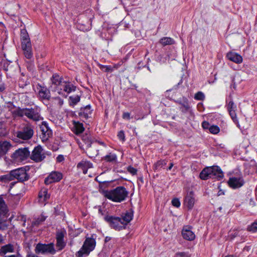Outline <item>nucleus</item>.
<instances>
[{
  "label": "nucleus",
  "instance_id": "f257e3e1",
  "mask_svg": "<svg viewBox=\"0 0 257 257\" xmlns=\"http://www.w3.org/2000/svg\"><path fill=\"white\" fill-rule=\"evenodd\" d=\"M63 78L59 75L55 74L51 78V84L50 88L52 91L57 92L59 94L64 95V92L67 94L74 91L76 87L70 83L63 81Z\"/></svg>",
  "mask_w": 257,
  "mask_h": 257
},
{
  "label": "nucleus",
  "instance_id": "f03ea898",
  "mask_svg": "<svg viewBox=\"0 0 257 257\" xmlns=\"http://www.w3.org/2000/svg\"><path fill=\"white\" fill-rule=\"evenodd\" d=\"M102 194L105 197L113 202H121L125 199L128 192L124 187L119 186L110 190H103Z\"/></svg>",
  "mask_w": 257,
  "mask_h": 257
},
{
  "label": "nucleus",
  "instance_id": "7ed1b4c3",
  "mask_svg": "<svg viewBox=\"0 0 257 257\" xmlns=\"http://www.w3.org/2000/svg\"><path fill=\"white\" fill-rule=\"evenodd\" d=\"M15 114L19 116H27L28 118L37 121L42 119L39 112L37 109L35 108H18L15 110Z\"/></svg>",
  "mask_w": 257,
  "mask_h": 257
},
{
  "label": "nucleus",
  "instance_id": "20e7f679",
  "mask_svg": "<svg viewBox=\"0 0 257 257\" xmlns=\"http://www.w3.org/2000/svg\"><path fill=\"white\" fill-rule=\"evenodd\" d=\"M96 245L94 238L87 237L86 238L81 249L76 253V257H83L87 255L92 251Z\"/></svg>",
  "mask_w": 257,
  "mask_h": 257
},
{
  "label": "nucleus",
  "instance_id": "39448f33",
  "mask_svg": "<svg viewBox=\"0 0 257 257\" xmlns=\"http://www.w3.org/2000/svg\"><path fill=\"white\" fill-rule=\"evenodd\" d=\"M104 220L109 224V226L115 229L120 230L124 228L122 219L120 217H115L111 215H106L104 217Z\"/></svg>",
  "mask_w": 257,
  "mask_h": 257
},
{
  "label": "nucleus",
  "instance_id": "423d86ee",
  "mask_svg": "<svg viewBox=\"0 0 257 257\" xmlns=\"http://www.w3.org/2000/svg\"><path fill=\"white\" fill-rule=\"evenodd\" d=\"M33 135V127L30 124H26L21 131L17 133V137L24 140L30 139Z\"/></svg>",
  "mask_w": 257,
  "mask_h": 257
},
{
  "label": "nucleus",
  "instance_id": "0eeeda50",
  "mask_svg": "<svg viewBox=\"0 0 257 257\" xmlns=\"http://www.w3.org/2000/svg\"><path fill=\"white\" fill-rule=\"evenodd\" d=\"M35 251L38 254H45L46 253L54 254L56 251L54 249V244L53 243L46 244L39 243L37 244L35 249Z\"/></svg>",
  "mask_w": 257,
  "mask_h": 257
},
{
  "label": "nucleus",
  "instance_id": "6e6552de",
  "mask_svg": "<svg viewBox=\"0 0 257 257\" xmlns=\"http://www.w3.org/2000/svg\"><path fill=\"white\" fill-rule=\"evenodd\" d=\"M30 152L27 148H21L16 150L12 155V158L17 162H22L27 159Z\"/></svg>",
  "mask_w": 257,
  "mask_h": 257
},
{
  "label": "nucleus",
  "instance_id": "1a4fd4ad",
  "mask_svg": "<svg viewBox=\"0 0 257 257\" xmlns=\"http://www.w3.org/2000/svg\"><path fill=\"white\" fill-rule=\"evenodd\" d=\"M227 183L232 189H235L242 187L244 184V181L241 175L233 176L229 178Z\"/></svg>",
  "mask_w": 257,
  "mask_h": 257
},
{
  "label": "nucleus",
  "instance_id": "9d476101",
  "mask_svg": "<svg viewBox=\"0 0 257 257\" xmlns=\"http://www.w3.org/2000/svg\"><path fill=\"white\" fill-rule=\"evenodd\" d=\"M12 175L14 179H17L20 182H24L28 180L29 176L26 172V170L24 168H20L12 171Z\"/></svg>",
  "mask_w": 257,
  "mask_h": 257
},
{
  "label": "nucleus",
  "instance_id": "9b49d317",
  "mask_svg": "<svg viewBox=\"0 0 257 257\" xmlns=\"http://www.w3.org/2000/svg\"><path fill=\"white\" fill-rule=\"evenodd\" d=\"M43 151V150L40 146H37L32 152L31 159L36 162L42 161L45 158Z\"/></svg>",
  "mask_w": 257,
  "mask_h": 257
},
{
  "label": "nucleus",
  "instance_id": "f8f14e48",
  "mask_svg": "<svg viewBox=\"0 0 257 257\" xmlns=\"http://www.w3.org/2000/svg\"><path fill=\"white\" fill-rule=\"evenodd\" d=\"M62 178V174L56 171L51 173L49 175L45 178V183L46 185L50 184L54 182H59Z\"/></svg>",
  "mask_w": 257,
  "mask_h": 257
},
{
  "label": "nucleus",
  "instance_id": "ddd939ff",
  "mask_svg": "<svg viewBox=\"0 0 257 257\" xmlns=\"http://www.w3.org/2000/svg\"><path fill=\"white\" fill-rule=\"evenodd\" d=\"M227 110L232 120L235 122L238 127L239 126V122L236 116V106L232 101H230L227 106Z\"/></svg>",
  "mask_w": 257,
  "mask_h": 257
},
{
  "label": "nucleus",
  "instance_id": "4468645a",
  "mask_svg": "<svg viewBox=\"0 0 257 257\" xmlns=\"http://www.w3.org/2000/svg\"><path fill=\"white\" fill-rule=\"evenodd\" d=\"M195 202L194 193L193 191L188 192L184 199V205L189 209L193 208Z\"/></svg>",
  "mask_w": 257,
  "mask_h": 257
},
{
  "label": "nucleus",
  "instance_id": "2eb2a0df",
  "mask_svg": "<svg viewBox=\"0 0 257 257\" xmlns=\"http://www.w3.org/2000/svg\"><path fill=\"white\" fill-rule=\"evenodd\" d=\"M183 237L187 240H193L195 238L194 233L192 231V228L189 226H184L182 231Z\"/></svg>",
  "mask_w": 257,
  "mask_h": 257
},
{
  "label": "nucleus",
  "instance_id": "dca6fc26",
  "mask_svg": "<svg viewBox=\"0 0 257 257\" xmlns=\"http://www.w3.org/2000/svg\"><path fill=\"white\" fill-rule=\"evenodd\" d=\"M41 131L43 135V138L47 140L52 135V132L48 126V123L45 121H43L40 125Z\"/></svg>",
  "mask_w": 257,
  "mask_h": 257
},
{
  "label": "nucleus",
  "instance_id": "f3484780",
  "mask_svg": "<svg viewBox=\"0 0 257 257\" xmlns=\"http://www.w3.org/2000/svg\"><path fill=\"white\" fill-rule=\"evenodd\" d=\"M40 89L38 91V96L41 100H49L51 97L50 90L46 87L40 86Z\"/></svg>",
  "mask_w": 257,
  "mask_h": 257
},
{
  "label": "nucleus",
  "instance_id": "a211bd4d",
  "mask_svg": "<svg viewBox=\"0 0 257 257\" xmlns=\"http://www.w3.org/2000/svg\"><path fill=\"white\" fill-rule=\"evenodd\" d=\"M210 167L212 171V172H210L211 174V178H216L218 180H220L223 178L224 176L223 173L219 167L212 166Z\"/></svg>",
  "mask_w": 257,
  "mask_h": 257
},
{
  "label": "nucleus",
  "instance_id": "6ab92c4d",
  "mask_svg": "<svg viewBox=\"0 0 257 257\" xmlns=\"http://www.w3.org/2000/svg\"><path fill=\"white\" fill-rule=\"evenodd\" d=\"M226 57L228 59L236 63H240L242 62V57L236 53L228 52L226 55Z\"/></svg>",
  "mask_w": 257,
  "mask_h": 257
},
{
  "label": "nucleus",
  "instance_id": "aec40b11",
  "mask_svg": "<svg viewBox=\"0 0 257 257\" xmlns=\"http://www.w3.org/2000/svg\"><path fill=\"white\" fill-rule=\"evenodd\" d=\"M14 251V246L13 244L9 243L2 246L0 248V255L5 256L8 253H12Z\"/></svg>",
  "mask_w": 257,
  "mask_h": 257
},
{
  "label": "nucleus",
  "instance_id": "412c9836",
  "mask_svg": "<svg viewBox=\"0 0 257 257\" xmlns=\"http://www.w3.org/2000/svg\"><path fill=\"white\" fill-rule=\"evenodd\" d=\"M92 167V164L90 162L86 161H82L77 165V168L81 169L84 174L87 173L88 168Z\"/></svg>",
  "mask_w": 257,
  "mask_h": 257
},
{
  "label": "nucleus",
  "instance_id": "4be33fe9",
  "mask_svg": "<svg viewBox=\"0 0 257 257\" xmlns=\"http://www.w3.org/2000/svg\"><path fill=\"white\" fill-rule=\"evenodd\" d=\"M176 102L181 105L182 107H180V109L183 112L187 111L190 108L188 100L186 97H183L182 98L177 100Z\"/></svg>",
  "mask_w": 257,
  "mask_h": 257
},
{
  "label": "nucleus",
  "instance_id": "5701e85b",
  "mask_svg": "<svg viewBox=\"0 0 257 257\" xmlns=\"http://www.w3.org/2000/svg\"><path fill=\"white\" fill-rule=\"evenodd\" d=\"M211 167H208L204 168L200 173L199 176L202 180H207L209 178H211V174L212 172Z\"/></svg>",
  "mask_w": 257,
  "mask_h": 257
},
{
  "label": "nucleus",
  "instance_id": "b1692460",
  "mask_svg": "<svg viewBox=\"0 0 257 257\" xmlns=\"http://www.w3.org/2000/svg\"><path fill=\"white\" fill-rule=\"evenodd\" d=\"M39 198L40 201L42 202L47 201L50 198V194L48 193V189L42 188L39 192Z\"/></svg>",
  "mask_w": 257,
  "mask_h": 257
},
{
  "label": "nucleus",
  "instance_id": "393cba45",
  "mask_svg": "<svg viewBox=\"0 0 257 257\" xmlns=\"http://www.w3.org/2000/svg\"><path fill=\"white\" fill-rule=\"evenodd\" d=\"M11 147V145L8 141L0 142V154L2 155L6 154Z\"/></svg>",
  "mask_w": 257,
  "mask_h": 257
},
{
  "label": "nucleus",
  "instance_id": "a878e982",
  "mask_svg": "<svg viewBox=\"0 0 257 257\" xmlns=\"http://www.w3.org/2000/svg\"><path fill=\"white\" fill-rule=\"evenodd\" d=\"M133 214L132 211H126L124 215H122V217H120L122 219V222L123 223V226L125 227V225H126L128 223H129L133 219Z\"/></svg>",
  "mask_w": 257,
  "mask_h": 257
},
{
  "label": "nucleus",
  "instance_id": "bb28decb",
  "mask_svg": "<svg viewBox=\"0 0 257 257\" xmlns=\"http://www.w3.org/2000/svg\"><path fill=\"white\" fill-rule=\"evenodd\" d=\"M160 43L163 46L175 44V41L170 37H163L160 40Z\"/></svg>",
  "mask_w": 257,
  "mask_h": 257
},
{
  "label": "nucleus",
  "instance_id": "cd10ccee",
  "mask_svg": "<svg viewBox=\"0 0 257 257\" xmlns=\"http://www.w3.org/2000/svg\"><path fill=\"white\" fill-rule=\"evenodd\" d=\"M102 159L106 162L115 163L117 160V156L115 154L110 153L104 156Z\"/></svg>",
  "mask_w": 257,
  "mask_h": 257
},
{
  "label": "nucleus",
  "instance_id": "c85d7f7f",
  "mask_svg": "<svg viewBox=\"0 0 257 257\" xmlns=\"http://www.w3.org/2000/svg\"><path fill=\"white\" fill-rule=\"evenodd\" d=\"M14 180L12 175V171L8 174L0 176V181L4 183H8Z\"/></svg>",
  "mask_w": 257,
  "mask_h": 257
},
{
  "label": "nucleus",
  "instance_id": "c756f323",
  "mask_svg": "<svg viewBox=\"0 0 257 257\" xmlns=\"http://www.w3.org/2000/svg\"><path fill=\"white\" fill-rule=\"evenodd\" d=\"M83 131L84 127L82 123L79 122H74V132L76 134L78 135L79 134L82 133Z\"/></svg>",
  "mask_w": 257,
  "mask_h": 257
},
{
  "label": "nucleus",
  "instance_id": "7c9ffc66",
  "mask_svg": "<svg viewBox=\"0 0 257 257\" xmlns=\"http://www.w3.org/2000/svg\"><path fill=\"white\" fill-rule=\"evenodd\" d=\"M8 211L7 205L3 199L0 197V215H5Z\"/></svg>",
  "mask_w": 257,
  "mask_h": 257
},
{
  "label": "nucleus",
  "instance_id": "2f4dec72",
  "mask_svg": "<svg viewBox=\"0 0 257 257\" xmlns=\"http://www.w3.org/2000/svg\"><path fill=\"white\" fill-rule=\"evenodd\" d=\"M91 113V110H90V106L87 105L84 108L83 111L80 112V115L81 117L87 118L89 117Z\"/></svg>",
  "mask_w": 257,
  "mask_h": 257
},
{
  "label": "nucleus",
  "instance_id": "473e14b6",
  "mask_svg": "<svg viewBox=\"0 0 257 257\" xmlns=\"http://www.w3.org/2000/svg\"><path fill=\"white\" fill-rule=\"evenodd\" d=\"M46 219V217L43 215L38 217L37 218L35 219L33 221L32 224L33 226H38L42 222H43Z\"/></svg>",
  "mask_w": 257,
  "mask_h": 257
},
{
  "label": "nucleus",
  "instance_id": "72a5a7b5",
  "mask_svg": "<svg viewBox=\"0 0 257 257\" xmlns=\"http://www.w3.org/2000/svg\"><path fill=\"white\" fill-rule=\"evenodd\" d=\"M167 165L166 160H160L154 165V170H157Z\"/></svg>",
  "mask_w": 257,
  "mask_h": 257
},
{
  "label": "nucleus",
  "instance_id": "f704fd0d",
  "mask_svg": "<svg viewBox=\"0 0 257 257\" xmlns=\"http://www.w3.org/2000/svg\"><path fill=\"white\" fill-rule=\"evenodd\" d=\"M82 140L86 144L87 148H89L91 146L92 141L89 135L83 136L82 137Z\"/></svg>",
  "mask_w": 257,
  "mask_h": 257
},
{
  "label": "nucleus",
  "instance_id": "c9c22d12",
  "mask_svg": "<svg viewBox=\"0 0 257 257\" xmlns=\"http://www.w3.org/2000/svg\"><path fill=\"white\" fill-rule=\"evenodd\" d=\"M69 99L70 104L74 105L80 101V96L78 95L71 96Z\"/></svg>",
  "mask_w": 257,
  "mask_h": 257
},
{
  "label": "nucleus",
  "instance_id": "e433bc0d",
  "mask_svg": "<svg viewBox=\"0 0 257 257\" xmlns=\"http://www.w3.org/2000/svg\"><path fill=\"white\" fill-rule=\"evenodd\" d=\"M24 51V54L25 56L27 59H30L33 56V53L32 52V47L31 48H23L22 49Z\"/></svg>",
  "mask_w": 257,
  "mask_h": 257
},
{
  "label": "nucleus",
  "instance_id": "4c0bfd02",
  "mask_svg": "<svg viewBox=\"0 0 257 257\" xmlns=\"http://www.w3.org/2000/svg\"><path fill=\"white\" fill-rule=\"evenodd\" d=\"M247 230L255 232L257 231V221H254L251 224L247 226Z\"/></svg>",
  "mask_w": 257,
  "mask_h": 257
},
{
  "label": "nucleus",
  "instance_id": "58836bf2",
  "mask_svg": "<svg viewBox=\"0 0 257 257\" xmlns=\"http://www.w3.org/2000/svg\"><path fill=\"white\" fill-rule=\"evenodd\" d=\"M32 45L30 39H27V40H22V48H31Z\"/></svg>",
  "mask_w": 257,
  "mask_h": 257
},
{
  "label": "nucleus",
  "instance_id": "ea45409f",
  "mask_svg": "<svg viewBox=\"0 0 257 257\" xmlns=\"http://www.w3.org/2000/svg\"><path fill=\"white\" fill-rule=\"evenodd\" d=\"M99 67V68L104 72H111L113 71V68L110 66L103 65L100 64Z\"/></svg>",
  "mask_w": 257,
  "mask_h": 257
},
{
  "label": "nucleus",
  "instance_id": "a19ab883",
  "mask_svg": "<svg viewBox=\"0 0 257 257\" xmlns=\"http://www.w3.org/2000/svg\"><path fill=\"white\" fill-rule=\"evenodd\" d=\"M53 103L55 105L60 107L63 104V100L59 97H55L53 98Z\"/></svg>",
  "mask_w": 257,
  "mask_h": 257
},
{
  "label": "nucleus",
  "instance_id": "79ce46f5",
  "mask_svg": "<svg viewBox=\"0 0 257 257\" xmlns=\"http://www.w3.org/2000/svg\"><path fill=\"white\" fill-rule=\"evenodd\" d=\"M194 98L198 100H203L205 98V95L203 92L199 91L195 94Z\"/></svg>",
  "mask_w": 257,
  "mask_h": 257
},
{
  "label": "nucleus",
  "instance_id": "37998d69",
  "mask_svg": "<svg viewBox=\"0 0 257 257\" xmlns=\"http://www.w3.org/2000/svg\"><path fill=\"white\" fill-rule=\"evenodd\" d=\"M66 244L63 240H57L56 247L58 250H62L65 246Z\"/></svg>",
  "mask_w": 257,
  "mask_h": 257
},
{
  "label": "nucleus",
  "instance_id": "c03bdc74",
  "mask_svg": "<svg viewBox=\"0 0 257 257\" xmlns=\"http://www.w3.org/2000/svg\"><path fill=\"white\" fill-rule=\"evenodd\" d=\"M21 40L30 39L28 34L25 29H22L21 31Z\"/></svg>",
  "mask_w": 257,
  "mask_h": 257
},
{
  "label": "nucleus",
  "instance_id": "a18cd8bd",
  "mask_svg": "<svg viewBox=\"0 0 257 257\" xmlns=\"http://www.w3.org/2000/svg\"><path fill=\"white\" fill-rule=\"evenodd\" d=\"M66 233L65 231H60L57 232L56 240H63L64 235Z\"/></svg>",
  "mask_w": 257,
  "mask_h": 257
},
{
  "label": "nucleus",
  "instance_id": "49530a36",
  "mask_svg": "<svg viewBox=\"0 0 257 257\" xmlns=\"http://www.w3.org/2000/svg\"><path fill=\"white\" fill-rule=\"evenodd\" d=\"M209 131L213 134H217L219 132V128L216 125H212L209 128Z\"/></svg>",
  "mask_w": 257,
  "mask_h": 257
},
{
  "label": "nucleus",
  "instance_id": "de8ad7c7",
  "mask_svg": "<svg viewBox=\"0 0 257 257\" xmlns=\"http://www.w3.org/2000/svg\"><path fill=\"white\" fill-rule=\"evenodd\" d=\"M172 204L173 206L178 208L180 206V202L178 198H174L172 200Z\"/></svg>",
  "mask_w": 257,
  "mask_h": 257
},
{
  "label": "nucleus",
  "instance_id": "09e8293b",
  "mask_svg": "<svg viewBox=\"0 0 257 257\" xmlns=\"http://www.w3.org/2000/svg\"><path fill=\"white\" fill-rule=\"evenodd\" d=\"M177 257H190V254L186 252H178L176 253Z\"/></svg>",
  "mask_w": 257,
  "mask_h": 257
},
{
  "label": "nucleus",
  "instance_id": "8fccbe9b",
  "mask_svg": "<svg viewBox=\"0 0 257 257\" xmlns=\"http://www.w3.org/2000/svg\"><path fill=\"white\" fill-rule=\"evenodd\" d=\"M127 171L129 173H130L133 175H136L137 173V170L136 168H135L132 166L128 167Z\"/></svg>",
  "mask_w": 257,
  "mask_h": 257
},
{
  "label": "nucleus",
  "instance_id": "3c124183",
  "mask_svg": "<svg viewBox=\"0 0 257 257\" xmlns=\"http://www.w3.org/2000/svg\"><path fill=\"white\" fill-rule=\"evenodd\" d=\"M117 136L119 140L124 141L125 140V136L123 131H120L118 132Z\"/></svg>",
  "mask_w": 257,
  "mask_h": 257
},
{
  "label": "nucleus",
  "instance_id": "603ef678",
  "mask_svg": "<svg viewBox=\"0 0 257 257\" xmlns=\"http://www.w3.org/2000/svg\"><path fill=\"white\" fill-rule=\"evenodd\" d=\"M122 118L123 119H130V113L129 112H124L122 114Z\"/></svg>",
  "mask_w": 257,
  "mask_h": 257
},
{
  "label": "nucleus",
  "instance_id": "864d4df0",
  "mask_svg": "<svg viewBox=\"0 0 257 257\" xmlns=\"http://www.w3.org/2000/svg\"><path fill=\"white\" fill-rule=\"evenodd\" d=\"M57 161L58 162H61L62 161H63L64 159V158L63 157V155H58V156L57 157Z\"/></svg>",
  "mask_w": 257,
  "mask_h": 257
},
{
  "label": "nucleus",
  "instance_id": "5fc2aeb1",
  "mask_svg": "<svg viewBox=\"0 0 257 257\" xmlns=\"http://www.w3.org/2000/svg\"><path fill=\"white\" fill-rule=\"evenodd\" d=\"M4 257H22V256L20 253H18L15 254L5 255Z\"/></svg>",
  "mask_w": 257,
  "mask_h": 257
},
{
  "label": "nucleus",
  "instance_id": "6e6d98bb",
  "mask_svg": "<svg viewBox=\"0 0 257 257\" xmlns=\"http://www.w3.org/2000/svg\"><path fill=\"white\" fill-rule=\"evenodd\" d=\"M209 125V123L206 121L203 122V123L202 124V127L204 128H208Z\"/></svg>",
  "mask_w": 257,
  "mask_h": 257
},
{
  "label": "nucleus",
  "instance_id": "4d7b16f0",
  "mask_svg": "<svg viewBox=\"0 0 257 257\" xmlns=\"http://www.w3.org/2000/svg\"><path fill=\"white\" fill-rule=\"evenodd\" d=\"M5 89V86L4 83L0 84V92H3Z\"/></svg>",
  "mask_w": 257,
  "mask_h": 257
},
{
  "label": "nucleus",
  "instance_id": "13d9d810",
  "mask_svg": "<svg viewBox=\"0 0 257 257\" xmlns=\"http://www.w3.org/2000/svg\"><path fill=\"white\" fill-rule=\"evenodd\" d=\"M27 257H38V256L37 255H36L33 253H30L28 254Z\"/></svg>",
  "mask_w": 257,
  "mask_h": 257
},
{
  "label": "nucleus",
  "instance_id": "bf43d9fd",
  "mask_svg": "<svg viewBox=\"0 0 257 257\" xmlns=\"http://www.w3.org/2000/svg\"><path fill=\"white\" fill-rule=\"evenodd\" d=\"M111 238L110 237H109V236H106V237H105V240H105V242H106L109 241V240H111Z\"/></svg>",
  "mask_w": 257,
  "mask_h": 257
},
{
  "label": "nucleus",
  "instance_id": "052dcab7",
  "mask_svg": "<svg viewBox=\"0 0 257 257\" xmlns=\"http://www.w3.org/2000/svg\"><path fill=\"white\" fill-rule=\"evenodd\" d=\"M173 166H174V164H173V163H170V166H169L168 170H170L172 169V168L173 167Z\"/></svg>",
  "mask_w": 257,
  "mask_h": 257
},
{
  "label": "nucleus",
  "instance_id": "680f3d73",
  "mask_svg": "<svg viewBox=\"0 0 257 257\" xmlns=\"http://www.w3.org/2000/svg\"><path fill=\"white\" fill-rule=\"evenodd\" d=\"M3 240H4L3 237L1 234H0V243L2 242Z\"/></svg>",
  "mask_w": 257,
  "mask_h": 257
},
{
  "label": "nucleus",
  "instance_id": "e2e57ef3",
  "mask_svg": "<svg viewBox=\"0 0 257 257\" xmlns=\"http://www.w3.org/2000/svg\"><path fill=\"white\" fill-rule=\"evenodd\" d=\"M22 218L24 219V222L23 223V226H25L26 218L24 217H22Z\"/></svg>",
  "mask_w": 257,
  "mask_h": 257
},
{
  "label": "nucleus",
  "instance_id": "0e129e2a",
  "mask_svg": "<svg viewBox=\"0 0 257 257\" xmlns=\"http://www.w3.org/2000/svg\"><path fill=\"white\" fill-rule=\"evenodd\" d=\"M237 235V232H235L234 233L233 235H232V237L231 238H234Z\"/></svg>",
  "mask_w": 257,
  "mask_h": 257
},
{
  "label": "nucleus",
  "instance_id": "69168bd1",
  "mask_svg": "<svg viewBox=\"0 0 257 257\" xmlns=\"http://www.w3.org/2000/svg\"><path fill=\"white\" fill-rule=\"evenodd\" d=\"M2 220H1V219L0 218V229L2 228Z\"/></svg>",
  "mask_w": 257,
  "mask_h": 257
},
{
  "label": "nucleus",
  "instance_id": "338daca9",
  "mask_svg": "<svg viewBox=\"0 0 257 257\" xmlns=\"http://www.w3.org/2000/svg\"><path fill=\"white\" fill-rule=\"evenodd\" d=\"M225 257H233V255H227Z\"/></svg>",
  "mask_w": 257,
  "mask_h": 257
},
{
  "label": "nucleus",
  "instance_id": "774afa93",
  "mask_svg": "<svg viewBox=\"0 0 257 257\" xmlns=\"http://www.w3.org/2000/svg\"><path fill=\"white\" fill-rule=\"evenodd\" d=\"M100 144H103V143H100Z\"/></svg>",
  "mask_w": 257,
  "mask_h": 257
}]
</instances>
